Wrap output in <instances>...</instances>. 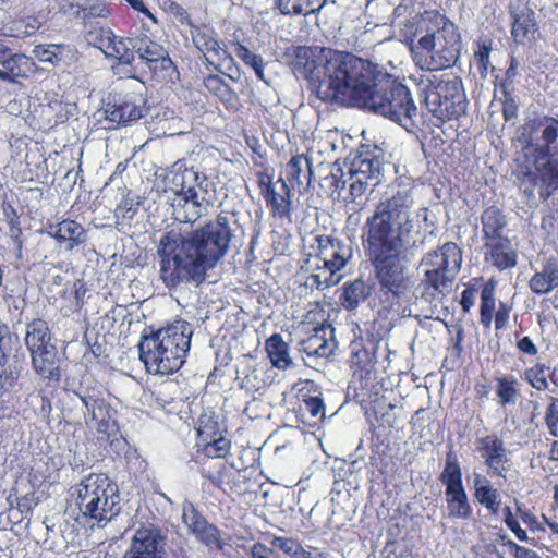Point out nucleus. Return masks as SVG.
<instances>
[{
	"instance_id": "obj_54",
	"label": "nucleus",
	"mask_w": 558,
	"mask_h": 558,
	"mask_svg": "<svg viewBox=\"0 0 558 558\" xmlns=\"http://www.w3.org/2000/svg\"><path fill=\"white\" fill-rule=\"evenodd\" d=\"M548 369L543 364H536L535 366L525 371V379L537 390H546L548 383L546 379L545 371Z\"/></svg>"
},
{
	"instance_id": "obj_41",
	"label": "nucleus",
	"mask_w": 558,
	"mask_h": 558,
	"mask_svg": "<svg viewBox=\"0 0 558 558\" xmlns=\"http://www.w3.org/2000/svg\"><path fill=\"white\" fill-rule=\"evenodd\" d=\"M312 175L311 162L304 155H296L286 166V177L290 182L301 186L304 181L310 182Z\"/></svg>"
},
{
	"instance_id": "obj_56",
	"label": "nucleus",
	"mask_w": 558,
	"mask_h": 558,
	"mask_svg": "<svg viewBox=\"0 0 558 558\" xmlns=\"http://www.w3.org/2000/svg\"><path fill=\"white\" fill-rule=\"evenodd\" d=\"M485 464L489 469L493 475H497L502 478H507V473L509 471V458L506 456L502 457H493L485 459Z\"/></svg>"
},
{
	"instance_id": "obj_2",
	"label": "nucleus",
	"mask_w": 558,
	"mask_h": 558,
	"mask_svg": "<svg viewBox=\"0 0 558 558\" xmlns=\"http://www.w3.org/2000/svg\"><path fill=\"white\" fill-rule=\"evenodd\" d=\"M238 229L235 215L220 213L191 232L170 230L159 240L160 277L169 289L182 284L199 286L231 246Z\"/></svg>"
},
{
	"instance_id": "obj_30",
	"label": "nucleus",
	"mask_w": 558,
	"mask_h": 558,
	"mask_svg": "<svg viewBox=\"0 0 558 558\" xmlns=\"http://www.w3.org/2000/svg\"><path fill=\"white\" fill-rule=\"evenodd\" d=\"M24 342L31 354L54 345L48 324L41 318H35L26 324Z\"/></svg>"
},
{
	"instance_id": "obj_43",
	"label": "nucleus",
	"mask_w": 558,
	"mask_h": 558,
	"mask_svg": "<svg viewBox=\"0 0 558 558\" xmlns=\"http://www.w3.org/2000/svg\"><path fill=\"white\" fill-rule=\"evenodd\" d=\"M439 480L445 485L446 489L463 487L461 468L457 457L452 452L447 453L445 469Z\"/></svg>"
},
{
	"instance_id": "obj_12",
	"label": "nucleus",
	"mask_w": 558,
	"mask_h": 558,
	"mask_svg": "<svg viewBox=\"0 0 558 558\" xmlns=\"http://www.w3.org/2000/svg\"><path fill=\"white\" fill-rule=\"evenodd\" d=\"M331 48L319 46H298L292 48L291 66L294 73L308 81L312 93L317 97L318 85L327 77V66Z\"/></svg>"
},
{
	"instance_id": "obj_57",
	"label": "nucleus",
	"mask_w": 558,
	"mask_h": 558,
	"mask_svg": "<svg viewBox=\"0 0 558 558\" xmlns=\"http://www.w3.org/2000/svg\"><path fill=\"white\" fill-rule=\"evenodd\" d=\"M502 117L506 121H511L518 117V105L514 96L504 90Z\"/></svg>"
},
{
	"instance_id": "obj_46",
	"label": "nucleus",
	"mask_w": 558,
	"mask_h": 558,
	"mask_svg": "<svg viewBox=\"0 0 558 558\" xmlns=\"http://www.w3.org/2000/svg\"><path fill=\"white\" fill-rule=\"evenodd\" d=\"M198 436L203 441H206L204 445V451L208 457L221 458L228 453L230 449V441L227 438L220 436L207 441V433L205 429H198Z\"/></svg>"
},
{
	"instance_id": "obj_6",
	"label": "nucleus",
	"mask_w": 558,
	"mask_h": 558,
	"mask_svg": "<svg viewBox=\"0 0 558 558\" xmlns=\"http://www.w3.org/2000/svg\"><path fill=\"white\" fill-rule=\"evenodd\" d=\"M462 253L453 242H446L437 250L426 253L421 259L423 278L418 286L421 298L432 303L452 291L461 269Z\"/></svg>"
},
{
	"instance_id": "obj_59",
	"label": "nucleus",
	"mask_w": 558,
	"mask_h": 558,
	"mask_svg": "<svg viewBox=\"0 0 558 558\" xmlns=\"http://www.w3.org/2000/svg\"><path fill=\"white\" fill-rule=\"evenodd\" d=\"M511 310H512L511 305H509L505 302L499 303V307L496 311V315H495V327L497 330L506 328V326L509 322Z\"/></svg>"
},
{
	"instance_id": "obj_64",
	"label": "nucleus",
	"mask_w": 558,
	"mask_h": 558,
	"mask_svg": "<svg viewBox=\"0 0 558 558\" xmlns=\"http://www.w3.org/2000/svg\"><path fill=\"white\" fill-rule=\"evenodd\" d=\"M475 299H476L475 291L471 290V289H465L461 294V301H460L462 310L464 312H469L471 310V307L474 305Z\"/></svg>"
},
{
	"instance_id": "obj_63",
	"label": "nucleus",
	"mask_w": 558,
	"mask_h": 558,
	"mask_svg": "<svg viewBox=\"0 0 558 558\" xmlns=\"http://www.w3.org/2000/svg\"><path fill=\"white\" fill-rule=\"evenodd\" d=\"M59 11L62 13H73L80 16L81 10L75 3V0H53Z\"/></svg>"
},
{
	"instance_id": "obj_13",
	"label": "nucleus",
	"mask_w": 558,
	"mask_h": 558,
	"mask_svg": "<svg viewBox=\"0 0 558 558\" xmlns=\"http://www.w3.org/2000/svg\"><path fill=\"white\" fill-rule=\"evenodd\" d=\"M163 338L143 335L138 343L140 359L149 373L172 374L181 368L185 357L162 345Z\"/></svg>"
},
{
	"instance_id": "obj_58",
	"label": "nucleus",
	"mask_w": 558,
	"mask_h": 558,
	"mask_svg": "<svg viewBox=\"0 0 558 558\" xmlns=\"http://www.w3.org/2000/svg\"><path fill=\"white\" fill-rule=\"evenodd\" d=\"M505 523L520 541H527L526 532L521 529L519 522L513 518L510 507L505 508Z\"/></svg>"
},
{
	"instance_id": "obj_34",
	"label": "nucleus",
	"mask_w": 558,
	"mask_h": 558,
	"mask_svg": "<svg viewBox=\"0 0 558 558\" xmlns=\"http://www.w3.org/2000/svg\"><path fill=\"white\" fill-rule=\"evenodd\" d=\"M507 226L506 217L496 207H489L482 214V227L486 242L506 239L501 232Z\"/></svg>"
},
{
	"instance_id": "obj_22",
	"label": "nucleus",
	"mask_w": 558,
	"mask_h": 558,
	"mask_svg": "<svg viewBox=\"0 0 558 558\" xmlns=\"http://www.w3.org/2000/svg\"><path fill=\"white\" fill-rule=\"evenodd\" d=\"M511 36L519 45H529L536 39L538 26L535 13L527 5L511 7Z\"/></svg>"
},
{
	"instance_id": "obj_62",
	"label": "nucleus",
	"mask_w": 558,
	"mask_h": 558,
	"mask_svg": "<svg viewBox=\"0 0 558 558\" xmlns=\"http://www.w3.org/2000/svg\"><path fill=\"white\" fill-rule=\"evenodd\" d=\"M36 505L37 500L34 494H26L22 498L17 499V509L22 513H32Z\"/></svg>"
},
{
	"instance_id": "obj_52",
	"label": "nucleus",
	"mask_w": 558,
	"mask_h": 558,
	"mask_svg": "<svg viewBox=\"0 0 558 558\" xmlns=\"http://www.w3.org/2000/svg\"><path fill=\"white\" fill-rule=\"evenodd\" d=\"M33 53L41 61L58 65L62 60V46L60 45H37Z\"/></svg>"
},
{
	"instance_id": "obj_9",
	"label": "nucleus",
	"mask_w": 558,
	"mask_h": 558,
	"mask_svg": "<svg viewBox=\"0 0 558 558\" xmlns=\"http://www.w3.org/2000/svg\"><path fill=\"white\" fill-rule=\"evenodd\" d=\"M80 511L98 522L110 521L119 513V495L117 488L102 475H89L77 487Z\"/></svg>"
},
{
	"instance_id": "obj_10",
	"label": "nucleus",
	"mask_w": 558,
	"mask_h": 558,
	"mask_svg": "<svg viewBox=\"0 0 558 558\" xmlns=\"http://www.w3.org/2000/svg\"><path fill=\"white\" fill-rule=\"evenodd\" d=\"M383 163L376 157H360L348 166L344 172L339 163H333L325 181L330 187L339 193L349 185V191L353 199L362 196L369 186H376L380 183L383 173Z\"/></svg>"
},
{
	"instance_id": "obj_14",
	"label": "nucleus",
	"mask_w": 558,
	"mask_h": 558,
	"mask_svg": "<svg viewBox=\"0 0 558 558\" xmlns=\"http://www.w3.org/2000/svg\"><path fill=\"white\" fill-rule=\"evenodd\" d=\"M191 36L195 47L203 53L208 65H211L219 72H222L225 68L229 71L228 76L235 80L239 70L235 66L234 60L232 56L220 46L215 38V32L213 29L192 25Z\"/></svg>"
},
{
	"instance_id": "obj_21",
	"label": "nucleus",
	"mask_w": 558,
	"mask_h": 558,
	"mask_svg": "<svg viewBox=\"0 0 558 558\" xmlns=\"http://www.w3.org/2000/svg\"><path fill=\"white\" fill-rule=\"evenodd\" d=\"M317 256L325 265L341 271L352 257V247L331 236H317Z\"/></svg>"
},
{
	"instance_id": "obj_60",
	"label": "nucleus",
	"mask_w": 558,
	"mask_h": 558,
	"mask_svg": "<svg viewBox=\"0 0 558 558\" xmlns=\"http://www.w3.org/2000/svg\"><path fill=\"white\" fill-rule=\"evenodd\" d=\"M109 13L105 3H95L81 10L80 16L84 20L90 17H105Z\"/></svg>"
},
{
	"instance_id": "obj_36",
	"label": "nucleus",
	"mask_w": 558,
	"mask_h": 558,
	"mask_svg": "<svg viewBox=\"0 0 558 558\" xmlns=\"http://www.w3.org/2000/svg\"><path fill=\"white\" fill-rule=\"evenodd\" d=\"M448 517L469 519L472 510L464 487L445 490Z\"/></svg>"
},
{
	"instance_id": "obj_48",
	"label": "nucleus",
	"mask_w": 558,
	"mask_h": 558,
	"mask_svg": "<svg viewBox=\"0 0 558 558\" xmlns=\"http://www.w3.org/2000/svg\"><path fill=\"white\" fill-rule=\"evenodd\" d=\"M425 25L426 21L422 16L415 15L414 17L407 20L400 28V34L403 37V40L410 45L413 52H416V47H413L414 37L425 29Z\"/></svg>"
},
{
	"instance_id": "obj_18",
	"label": "nucleus",
	"mask_w": 558,
	"mask_h": 558,
	"mask_svg": "<svg viewBox=\"0 0 558 558\" xmlns=\"http://www.w3.org/2000/svg\"><path fill=\"white\" fill-rule=\"evenodd\" d=\"M146 100L141 94H126L108 104L105 109V117L109 122L118 125H125L144 117Z\"/></svg>"
},
{
	"instance_id": "obj_16",
	"label": "nucleus",
	"mask_w": 558,
	"mask_h": 558,
	"mask_svg": "<svg viewBox=\"0 0 558 558\" xmlns=\"http://www.w3.org/2000/svg\"><path fill=\"white\" fill-rule=\"evenodd\" d=\"M182 521L187 531L210 550H222L225 542L220 530L198 511L195 505L189 500L182 504Z\"/></svg>"
},
{
	"instance_id": "obj_39",
	"label": "nucleus",
	"mask_w": 558,
	"mask_h": 558,
	"mask_svg": "<svg viewBox=\"0 0 558 558\" xmlns=\"http://www.w3.org/2000/svg\"><path fill=\"white\" fill-rule=\"evenodd\" d=\"M34 63L31 58L24 53H14L5 65L2 68V72L7 76V82L15 83L17 78H26L33 73Z\"/></svg>"
},
{
	"instance_id": "obj_31",
	"label": "nucleus",
	"mask_w": 558,
	"mask_h": 558,
	"mask_svg": "<svg viewBox=\"0 0 558 558\" xmlns=\"http://www.w3.org/2000/svg\"><path fill=\"white\" fill-rule=\"evenodd\" d=\"M530 289L536 294H547L558 287V260L548 258L529 281Z\"/></svg>"
},
{
	"instance_id": "obj_5",
	"label": "nucleus",
	"mask_w": 558,
	"mask_h": 558,
	"mask_svg": "<svg viewBox=\"0 0 558 558\" xmlns=\"http://www.w3.org/2000/svg\"><path fill=\"white\" fill-rule=\"evenodd\" d=\"M359 108L381 114L405 130L414 126V118L417 116V108L408 87L398 83L384 69L378 72L371 90Z\"/></svg>"
},
{
	"instance_id": "obj_35",
	"label": "nucleus",
	"mask_w": 558,
	"mask_h": 558,
	"mask_svg": "<svg viewBox=\"0 0 558 558\" xmlns=\"http://www.w3.org/2000/svg\"><path fill=\"white\" fill-rule=\"evenodd\" d=\"M371 286L362 279H355L343 286L341 304L345 310L353 311L371 295Z\"/></svg>"
},
{
	"instance_id": "obj_32",
	"label": "nucleus",
	"mask_w": 558,
	"mask_h": 558,
	"mask_svg": "<svg viewBox=\"0 0 558 558\" xmlns=\"http://www.w3.org/2000/svg\"><path fill=\"white\" fill-rule=\"evenodd\" d=\"M486 259L499 270L513 268L517 265V253L508 238L486 242Z\"/></svg>"
},
{
	"instance_id": "obj_49",
	"label": "nucleus",
	"mask_w": 558,
	"mask_h": 558,
	"mask_svg": "<svg viewBox=\"0 0 558 558\" xmlns=\"http://www.w3.org/2000/svg\"><path fill=\"white\" fill-rule=\"evenodd\" d=\"M113 32L110 28L98 27L90 29L86 35V40L89 45L98 48L104 53L113 43Z\"/></svg>"
},
{
	"instance_id": "obj_29",
	"label": "nucleus",
	"mask_w": 558,
	"mask_h": 558,
	"mask_svg": "<svg viewBox=\"0 0 558 558\" xmlns=\"http://www.w3.org/2000/svg\"><path fill=\"white\" fill-rule=\"evenodd\" d=\"M533 165L542 184L539 196L547 199L558 189V159L553 157L541 158L539 155H534Z\"/></svg>"
},
{
	"instance_id": "obj_40",
	"label": "nucleus",
	"mask_w": 558,
	"mask_h": 558,
	"mask_svg": "<svg viewBox=\"0 0 558 558\" xmlns=\"http://www.w3.org/2000/svg\"><path fill=\"white\" fill-rule=\"evenodd\" d=\"M326 0H277V7L283 15H308L319 11Z\"/></svg>"
},
{
	"instance_id": "obj_50",
	"label": "nucleus",
	"mask_w": 558,
	"mask_h": 558,
	"mask_svg": "<svg viewBox=\"0 0 558 558\" xmlns=\"http://www.w3.org/2000/svg\"><path fill=\"white\" fill-rule=\"evenodd\" d=\"M235 54L246 65L251 66L254 70L255 74L257 75V77L259 80H263V81L265 80V77H264V61L259 54L252 52L245 46L240 45V44L236 46Z\"/></svg>"
},
{
	"instance_id": "obj_17",
	"label": "nucleus",
	"mask_w": 558,
	"mask_h": 558,
	"mask_svg": "<svg viewBox=\"0 0 558 558\" xmlns=\"http://www.w3.org/2000/svg\"><path fill=\"white\" fill-rule=\"evenodd\" d=\"M166 539L160 529L154 525L141 526L132 536L124 558H166Z\"/></svg>"
},
{
	"instance_id": "obj_33",
	"label": "nucleus",
	"mask_w": 558,
	"mask_h": 558,
	"mask_svg": "<svg viewBox=\"0 0 558 558\" xmlns=\"http://www.w3.org/2000/svg\"><path fill=\"white\" fill-rule=\"evenodd\" d=\"M274 189L267 186L264 189V197L267 204L271 207L272 213L280 217L287 216L290 213L291 194L290 189L283 179H279Z\"/></svg>"
},
{
	"instance_id": "obj_23",
	"label": "nucleus",
	"mask_w": 558,
	"mask_h": 558,
	"mask_svg": "<svg viewBox=\"0 0 558 558\" xmlns=\"http://www.w3.org/2000/svg\"><path fill=\"white\" fill-rule=\"evenodd\" d=\"M208 195L194 194H174L172 202V215L175 220L183 223H193L202 216L206 215L209 203Z\"/></svg>"
},
{
	"instance_id": "obj_11",
	"label": "nucleus",
	"mask_w": 558,
	"mask_h": 558,
	"mask_svg": "<svg viewBox=\"0 0 558 558\" xmlns=\"http://www.w3.org/2000/svg\"><path fill=\"white\" fill-rule=\"evenodd\" d=\"M521 137L525 143L522 148L525 156L546 158L558 155V117L538 114L529 119Z\"/></svg>"
},
{
	"instance_id": "obj_51",
	"label": "nucleus",
	"mask_w": 558,
	"mask_h": 558,
	"mask_svg": "<svg viewBox=\"0 0 558 558\" xmlns=\"http://www.w3.org/2000/svg\"><path fill=\"white\" fill-rule=\"evenodd\" d=\"M481 449L484 450L485 459L493 457H502L507 454V449L502 439L496 435H488L480 438Z\"/></svg>"
},
{
	"instance_id": "obj_44",
	"label": "nucleus",
	"mask_w": 558,
	"mask_h": 558,
	"mask_svg": "<svg viewBox=\"0 0 558 558\" xmlns=\"http://www.w3.org/2000/svg\"><path fill=\"white\" fill-rule=\"evenodd\" d=\"M496 308L495 283L490 280L482 289L481 292V324L488 328L494 318Z\"/></svg>"
},
{
	"instance_id": "obj_61",
	"label": "nucleus",
	"mask_w": 558,
	"mask_h": 558,
	"mask_svg": "<svg viewBox=\"0 0 558 558\" xmlns=\"http://www.w3.org/2000/svg\"><path fill=\"white\" fill-rule=\"evenodd\" d=\"M306 411L311 414L312 417L324 416V403L323 400L318 397H312L305 400Z\"/></svg>"
},
{
	"instance_id": "obj_20",
	"label": "nucleus",
	"mask_w": 558,
	"mask_h": 558,
	"mask_svg": "<svg viewBox=\"0 0 558 558\" xmlns=\"http://www.w3.org/2000/svg\"><path fill=\"white\" fill-rule=\"evenodd\" d=\"M32 365L49 386H58L61 380L62 356L56 345H48L47 349L31 354Z\"/></svg>"
},
{
	"instance_id": "obj_1",
	"label": "nucleus",
	"mask_w": 558,
	"mask_h": 558,
	"mask_svg": "<svg viewBox=\"0 0 558 558\" xmlns=\"http://www.w3.org/2000/svg\"><path fill=\"white\" fill-rule=\"evenodd\" d=\"M413 206L411 191L399 190L376 205L363 227L364 247L380 292L391 303L407 299L411 290L410 280L403 275L402 259L425 245L426 236L420 242L411 241L416 221Z\"/></svg>"
},
{
	"instance_id": "obj_38",
	"label": "nucleus",
	"mask_w": 558,
	"mask_h": 558,
	"mask_svg": "<svg viewBox=\"0 0 558 558\" xmlns=\"http://www.w3.org/2000/svg\"><path fill=\"white\" fill-rule=\"evenodd\" d=\"M495 393L498 404L502 408L514 405L520 397L519 381L513 375H506L495 378Z\"/></svg>"
},
{
	"instance_id": "obj_25",
	"label": "nucleus",
	"mask_w": 558,
	"mask_h": 558,
	"mask_svg": "<svg viewBox=\"0 0 558 558\" xmlns=\"http://www.w3.org/2000/svg\"><path fill=\"white\" fill-rule=\"evenodd\" d=\"M80 398L85 407L87 423H93L98 433L111 435L117 430L116 421L111 416V409L104 399L93 396H81Z\"/></svg>"
},
{
	"instance_id": "obj_8",
	"label": "nucleus",
	"mask_w": 558,
	"mask_h": 558,
	"mask_svg": "<svg viewBox=\"0 0 558 558\" xmlns=\"http://www.w3.org/2000/svg\"><path fill=\"white\" fill-rule=\"evenodd\" d=\"M460 35L453 24L426 33L417 43L415 60L420 66L434 70L452 66L460 54Z\"/></svg>"
},
{
	"instance_id": "obj_3",
	"label": "nucleus",
	"mask_w": 558,
	"mask_h": 558,
	"mask_svg": "<svg viewBox=\"0 0 558 558\" xmlns=\"http://www.w3.org/2000/svg\"><path fill=\"white\" fill-rule=\"evenodd\" d=\"M383 68L347 51L330 53L327 77L318 85L317 98L345 107H359Z\"/></svg>"
},
{
	"instance_id": "obj_37",
	"label": "nucleus",
	"mask_w": 558,
	"mask_h": 558,
	"mask_svg": "<svg viewBox=\"0 0 558 558\" xmlns=\"http://www.w3.org/2000/svg\"><path fill=\"white\" fill-rule=\"evenodd\" d=\"M266 350L272 366L286 369L292 365L289 345L279 333H275L266 340Z\"/></svg>"
},
{
	"instance_id": "obj_55",
	"label": "nucleus",
	"mask_w": 558,
	"mask_h": 558,
	"mask_svg": "<svg viewBox=\"0 0 558 558\" xmlns=\"http://www.w3.org/2000/svg\"><path fill=\"white\" fill-rule=\"evenodd\" d=\"M490 47L483 44L474 53V64L482 77H485L489 71L493 70L489 61Z\"/></svg>"
},
{
	"instance_id": "obj_24",
	"label": "nucleus",
	"mask_w": 558,
	"mask_h": 558,
	"mask_svg": "<svg viewBox=\"0 0 558 558\" xmlns=\"http://www.w3.org/2000/svg\"><path fill=\"white\" fill-rule=\"evenodd\" d=\"M134 57L145 61L154 71L157 69L167 70L172 66V61L168 57L166 49L158 43L150 39L147 35L133 37Z\"/></svg>"
},
{
	"instance_id": "obj_7",
	"label": "nucleus",
	"mask_w": 558,
	"mask_h": 558,
	"mask_svg": "<svg viewBox=\"0 0 558 558\" xmlns=\"http://www.w3.org/2000/svg\"><path fill=\"white\" fill-rule=\"evenodd\" d=\"M420 86V96L436 118L452 120L465 112L466 99L458 77L428 72L422 75Z\"/></svg>"
},
{
	"instance_id": "obj_47",
	"label": "nucleus",
	"mask_w": 558,
	"mask_h": 558,
	"mask_svg": "<svg viewBox=\"0 0 558 558\" xmlns=\"http://www.w3.org/2000/svg\"><path fill=\"white\" fill-rule=\"evenodd\" d=\"M205 87L225 102H231L235 99L234 92L218 75H208L204 80Z\"/></svg>"
},
{
	"instance_id": "obj_27",
	"label": "nucleus",
	"mask_w": 558,
	"mask_h": 558,
	"mask_svg": "<svg viewBox=\"0 0 558 558\" xmlns=\"http://www.w3.org/2000/svg\"><path fill=\"white\" fill-rule=\"evenodd\" d=\"M47 233L59 242H68L66 251H73L87 241V232L84 227L71 219L49 225Z\"/></svg>"
},
{
	"instance_id": "obj_42",
	"label": "nucleus",
	"mask_w": 558,
	"mask_h": 558,
	"mask_svg": "<svg viewBox=\"0 0 558 558\" xmlns=\"http://www.w3.org/2000/svg\"><path fill=\"white\" fill-rule=\"evenodd\" d=\"M112 41L105 56L117 59L122 64H132L134 62L133 37H118L114 35Z\"/></svg>"
},
{
	"instance_id": "obj_28",
	"label": "nucleus",
	"mask_w": 558,
	"mask_h": 558,
	"mask_svg": "<svg viewBox=\"0 0 558 558\" xmlns=\"http://www.w3.org/2000/svg\"><path fill=\"white\" fill-rule=\"evenodd\" d=\"M306 267L312 272L307 283L318 290L337 286L342 279V275L339 271L329 267V265H325V262L315 255L306 260Z\"/></svg>"
},
{
	"instance_id": "obj_53",
	"label": "nucleus",
	"mask_w": 558,
	"mask_h": 558,
	"mask_svg": "<svg viewBox=\"0 0 558 558\" xmlns=\"http://www.w3.org/2000/svg\"><path fill=\"white\" fill-rule=\"evenodd\" d=\"M476 500L485 506L493 514H496L500 507L499 493L493 486H488L480 492H474Z\"/></svg>"
},
{
	"instance_id": "obj_19",
	"label": "nucleus",
	"mask_w": 558,
	"mask_h": 558,
	"mask_svg": "<svg viewBox=\"0 0 558 558\" xmlns=\"http://www.w3.org/2000/svg\"><path fill=\"white\" fill-rule=\"evenodd\" d=\"M192 335V326L187 322L179 319L147 336L163 338L162 345L185 357L190 350Z\"/></svg>"
},
{
	"instance_id": "obj_15",
	"label": "nucleus",
	"mask_w": 558,
	"mask_h": 558,
	"mask_svg": "<svg viewBox=\"0 0 558 558\" xmlns=\"http://www.w3.org/2000/svg\"><path fill=\"white\" fill-rule=\"evenodd\" d=\"M166 187L173 194L208 195L213 183L207 175L194 168H186L182 162L173 163L165 177Z\"/></svg>"
},
{
	"instance_id": "obj_26",
	"label": "nucleus",
	"mask_w": 558,
	"mask_h": 558,
	"mask_svg": "<svg viewBox=\"0 0 558 558\" xmlns=\"http://www.w3.org/2000/svg\"><path fill=\"white\" fill-rule=\"evenodd\" d=\"M333 329L330 325L318 326L313 329V333L301 342V349L308 356L328 357L336 348L333 341Z\"/></svg>"
},
{
	"instance_id": "obj_4",
	"label": "nucleus",
	"mask_w": 558,
	"mask_h": 558,
	"mask_svg": "<svg viewBox=\"0 0 558 558\" xmlns=\"http://www.w3.org/2000/svg\"><path fill=\"white\" fill-rule=\"evenodd\" d=\"M359 108L381 114L405 130L414 126V118L417 116V108L408 87L398 83L384 69L378 72L371 90Z\"/></svg>"
},
{
	"instance_id": "obj_45",
	"label": "nucleus",
	"mask_w": 558,
	"mask_h": 558,
	"mask_svg": "<svg viewBox=\"0 0 558 558\" xmlns=\"http://www.w3.org/2000/svg\"><path fill=\"white\" fill-rule=\"evenodd\" d=\"M270 544L276 549L283 551L290 558H312L311 550L302 546V544L291 537L274 536Z\"/></svg>"
}]
</instances>
